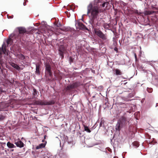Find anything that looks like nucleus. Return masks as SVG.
Segmentation results:
<instances>
[{
  "instance_id": "1",
  "label": "nucleus",
  "mask_w": 158,
  "mask_h": 158,
  "mask_svg": "<svg viewBox=\"0 0 158 158\" xmlns=\"http://www.w3.org/2000/svg\"><path fill=\"white\" fill-rule=\"evenodd\" d=\"M108 0H94V6L91 3L87 7V14L89 18V22L91 26L94 27L96 24L97 16L99 13L98 7H104L107 6L109 3Z\"/></svg>"
},
{
  "instance_id": "2",
  "label": "nucleus",
  "mask_w": 158,
  "mask_h": 158,
  "mask_svg": "<svg viewBox=\"0 0 158 158\" xmlns=\"http://www.w3.org/2000/svg\"><path fill=\"white\" fill-rule=\"evenodd\" d=\"M127 121L126 117H122L118 121L115 126L116 130L119 131L121 128L125 126Z\"/></svg>"
},
{
  "instance_id": "3",
  "label": "nucleus",
  "mask_w": 158,
  "mask_h": 158,
  "mask_svg": "<svg viewBox=\"0 0 158 158\" xmlns=\"http://www.w3.org/2000/svg\"><path fill=\"white\" fill-rule=\"evenodd\" d=\"M6 47L5 44L4 43L2 45V47L0 48V56H1L3 53H5L6 51ZM3 62L2 63L1 59H0V74H3L4 72H7V71L5 69H2V67H3Z\"/></svg>"
},
{
  "instance_id": "4",
  "label": "nucleus",
  "mask_w": 158,
  "mask_h": 158,
  "mask_svg": "<svg viewBox=\"0 0 158 158\" xmlns=\"http://www.w3.org/2000/svg\"><path fill=\"white\" fill-rule=\"evenodd\" d=\"M15 102V101L14 100H13L11 102H8V103H6L5 102L0 103V111L5 110V109L9 106L12 108L14 107V105L13 104Z\"/></svg>"
},
{
  "instance_id": "5",
  "label": "nucleus",
  "mask_w": 158,
  "mask_h": 158,
  "mask_svg": "<svg viewBox=\"0 0 158 158\" xmlns=\"http://www.w3.org/2000/svg\"><path fill=\"white\" fill-rule=\"evenodd\" d=\"M95 32L96 34L99 37L102 39L103 40H106V35L103 34L102 32L100 30H95Z\"/></svg>"
},
{
  "instance_id": "6",
  "label": "nucleus",
  "mask_w": 158,
  "mask_h": 158,
  "mask_svg": "<svg viewBox=\"0 0 158 158\" xmlns=\"http://www.w3.org/2000/svg\"><path fill=\"white\" fill-rule=\"evenodd\" d=\"M37 103L39 105H51L54 103V102L53 101H39L37 102Z\"/></svg>"
},
{
  "instance_id": "7",
  "label": "nucleus",
  "mask_w": 158,
  "mask_h": 158,
  "mask_svg": "<svg viewBox=\"0 0 158 158\" xmlns=\"http://www.w3.org/2000/svg\"><path fill=\"white\" fill-rule=\"evenodd\" d=\"M16 34L15 33H13L9 36V39L7 40L6 41V43L7 46H8L9 44H12L13 38L16 37Z\"/></svg>"
},
{
  "instance_id": "8",
  "label": "nucleus",
  "mask_w": 158,
  "mask_h": 158,
  "mask_svg": "<svg viewBox=\"0 0 158 158\" xmlns=\"http://www.w3.org/2000/svg\"><path fill=\"white\" fill-rule=\"evenodd\" d=\"M46 74L48 75L50 77H51L52 75L51 71V67L48 64H46Z\"/></svg>"
},
{
  "instance_id": "9",
  "label": "nucleus",
  "mask_w": 158,
  "mask_h": 158,
  "mask_svg": "<svg viewBox=\"0 0 158 158\" xmlns=\"http://www.w3.org/2000/svg\"><path fill=\"white\" fill-rule=\"evenodd\" d=\"M15 143L17 146L20 148H22L24 146V144L19 139L16 140L15 141Z\"/></svg>"
},
{
  "instance_id": "10",
  "label": "nucleus",
  "mask_w": 158,
  "mask_h": 158,
  "mask_svg": "<svg viewBox=\"0 0 158 158\" xmlns=\"http://www.w3.org/2000/svg\"><path fill=\"white\" fill-rule=\"evenodd\" d=\"M78 84L77 83H73L72 85H68L66 88V90H70L77 87Z\"/></svg>"
},
{
  "instance_id": "11",
  "label": "nucleus",
  "mask_w": 158,
  "mask_h": 158,
  "mask_svg": "<svg viewBox=\"0 0 158 158\" xmlns=\"http://www.w3.org/2000/svg\"><path fill=\"white\" fill-rule=\"evenodd\" d=\"M75 25L76 27V29H84L85 27V26L84 25V24L83 23H81L78 22L76 23Z\"/></svg>"
},
{
  "instance_id": "12",
  "label": "nucleus",
  "mask_w": 158,
  "mask_h": 158,
  "mask_svg": "<svg viewBox=\"0 0 158 158\" xmlns=\"http://www.w3.org/2000/svg\"><path fill=\"white\" fill-rule=\"evenodd\" d=\"M19 32V34H23L26 32L25 29L23 27H19L18 28Z\"/></svg>"
},
{
  "instance_id": "13",
  "label": "nucleus",
  "mask_w": 158,
  "mask_h": 158,
  "mask_svg": "<svg viewBox=\"0 0 158 158\" xmlns=\"http://www.w3.org/2000/svg\"><path fill=\"white\" fill-rule=\"evenodd\" d=\"M45 143H41L40 144H39L38 146H37L36 147V148L37 149H38L40 148H44L45 147Z\"/></svg>"
},
{
  "instance_id": "14",
  "label": "nucleus",
  "mask_w": 158,
  "mask_h": 158,
  "mask_svg": "<svg viewBox=\"0 0 158 158\" xmlns=\"http://www.w3.org/2000/svg\"><path fill=\"white\" fill-rule=\"evenodd\" d=\"M7 147L10 148H13L16 147L13 144L10 142H7Z\"/></svg>"
},
{
  "instance_id": "15",
  "label": "nucleus",
  "mask_w": 158,
  "mask_h": 158,
  "mask_svg": "<svg viewBox=\"0 0 158 158\" xmlns=\"http://www.w3.org/2000/svg\"><path fill=\"white\" fill-rule=\"evenodd\" d=\"M11 65L12 67L17 70H19L20 68L19 66L14 63H12Z\"/></svg>"
},
{
  "instance_id": "16",
  "label": "nucleus",
  "mask_w": 158,
  "mask_h": 158,
  "mask_svg": "<svg viewBox=\"0 0 158 158\" xmlns=\"http://www.w3.org/2000/svg\"><path fill=\"white\" fill-rule=\"evenodd\" d=\"M36 73H37L38 74H39L40 73V72L39 70L40 69V65L39 64H36Z\"/></svg>"
},
{
  "instance_id": "17",
  "label": "nucleus",
  "mask_w": 158,
  "mask_h": 158,
  "mask_svg": "<svg viewBox=\"0 0 158 158\" xmlns=\"http://www.w3.org/2000/svg\"><path fill=\"white\" fill-rule=\"evenodd\" d=\"M84 130L85 131L88 133H90L91 132V131L89 129V128L87 126H84Z\"/></svg>"
},
{
  "instance_id": "18",
  "label": "nucleus",
  "mask_w": 158,
  "mask_h": 158,
  "mask_svg": "<svg viewBox=\"0 0 158 158\" xmlns=\"http://www.w3.org/2000/svg\"><path fill=\"white\" fill-rule=\"evenodd\" d=\"M115 73H116V74H117V75H121V73L120 72V71L118 69H116L115 70Z\"/></svg>"
},
{
  "instance_id": "19",
  "label": "nucleus",
  "mask_w": 158,
  "mask_h": 158,
  "mask_svg": "<svg viewBox=\"0 0 158 158\" xmlns=\"http://www.w3.org/2000/svg\"><path fill=\"white\" fill-rule=\"evenodd\" d=\"M133 145L135 146L136 147H138L139 146V143L138 142H134L133 143Z\"/></svg>"
},
{
  "instance_id": "20",
  "label": "nucleus",
  "mask_w": 158,
  "mask_h": 158,
  "mask_svg": "<svg viewBox=\"0 0 158 158\" xmlns=\"http://www.w3.org/2000/svg\"><path fill=\"white\" fill-rule=\"evenodd\" d=\"M155 12L153 11H148L146 12V14L148 15H151L152 14Z\"/></svg>"
},
{
  "instance_id": "21",
  "label": "nucleus",
  "mask_w": 158,
  "mask_h": 158,
  "mask_svg": "<svg viewBox=\"0 0 158 158\" xmlns=\"http://www.w3.org/2000/svg\"><path fill=\"white\" fill-rule=\"evenodd\" d=\"M5 117L2 114H0V120H2L5 118Z\"/></svg>"
},
{
  "instance_id": "22",
  "label": "nucleus",
  "mask_w": 158,
  "mask_h": 158,
  "mask_svg": "<svg viewBox=\"0 0 158 158\" xmlns=\"http://www.w3.org/2000/svg\"><path fill=\"white\" fill-rule=\"evenodd\" d=\"M147 90L148 91V92L149 93L152 92V89H150L148 88L147 89Z\"/></svg>"
},
{
  "instance_id": "23",
  "label": "nucleus",
  "mask_w": 158,
  "mask_h": 158,
  "mask_svg": "<svg viewBox=\"0 0 158 158\" xmlns=\"http://www.w3.org/2000/svg\"><path fill=\"white\" fill-rule=\"evenodd\" d=\"M34 94L35 95H36L37 94V92L36 89H33Z\"/></svg>"
},
{
  "instance_id": "24",
  "label": "nucleus",
  "mask_w": 158,
  "mask_h": 158,
  "mask_svg": "<svg viewBox=\"0 0 158 158\" xmlns=\"http://www.w3.org/2000/svg\"><path fill=\"white\" fill-rule=\"evenodd\" d=\"M7 17L8 19H12L13 18V15L9 16L7 15Z\"/></svg>"
},
{
  "instance_id": "25",
  "label": "nucleus",
  "mask_w": 158,
  "mask_h": 158,
  "mask_svg": "<svg viewBox=\"0 0 158 158\" xmlns=\"http://www.w3.org/2000/svg\"><path fill=\"white\" fill-rule=\"evenodd\" d=\"M20 56L21 58L22 59H23L24 58V56L22 54H20Z\"/></svg>"
},
{
  "instance_id": "26",
  "label": "nucleus",
  "mask_w": 158,
  "mask_h": 158,
  "mask_svg": "<svg viewBox=\"0 0 158 158\" xmlns=\"http://www.w3.org/2000/svg\"><path fill=\"white\" fill-rule=\"evenodd\" d=\"M135 59L136 60L137 59V56H136V54H135Z\"/></svg>"
},
{
  "instance_id": "27",
  "label": "nucleus",
  "mask_w": 158,
  "mask_h": 158,
  "mask_svg": "<svg viewBox=\"0 0 158 158\" xmlns=\"http://www.w3.org/2000/svg\"><path fill=\"white\" fill-rule=\"evenodd\" d=\"M46 135H45L44 136V139H46Z\"/></svg>"
},
{
  "instance_id": "28",
  "label": "nucleus",
  "mask_w": 158,
  "mask_h": 158,
  "mask_svg": "<svg viewBox=\"0 0 158 158\" xmlns=\"http://www.w3.org/2000/svg\"><path fill=\"white\" fill-rule=\"evenodd\" d=\"M23 5L24 6H25L26 5V4H25V3L24 2L23 3Z\"/></svg>"
},
{
  "instance_id": "29",
  "label": "nucleus",
  "mask_w": 158,
  "mask_h": 158,
  "mask_svg": "<svg viewBox=\"0 0 158 158\" xmlns=\"http://www.w3.org/2000/svg\"><path fill=\"white\" fill-rule=\"evenodd\" d=\"M117 49V48H115V49H114V50H116V49Z\"/></svg>"
},
{
  "instance_id": "30",
  "label": "nucleus",
  "mask_w": 158,
  "mask_h": 158,
  "mask_svg": "<svg viewBox=\"0 0 158 158\" xmlns=\"http://www.w3.org/2000/svg\"><path fill=\"white\" fill-rule=\"evenodd\" d=\"M117 49V48H115V49H114V50H116V49Z\"/></svg>"
},
{
  "instance_id": "31",
  "label": "nucleus",
  "mask_w": 158,
  "mask_h": 158,
  "mask_svg": "<svg viewBox=\"0 0 158 158\" xmlns=\"http://www.w3.org/2000/svg\"><path fill=\"white\" fill-rule=\"evenodd\" d=\"M12 150V151H13L14 150H13V149H12V150Z\"/></svg>"
},
{
  "instance_id": "32",
  "label": "nucleus",
  "mask_w": 158,
  "mask_h": 158,
  "mask_svg": "<svg viewBox=\"0 0 158 158\" xmlns=\"http://www.w3.org/2000/svg\"><path fill=\"white\" fill-rule=\"evenodd\" d=\"M94 97H95V96H93V98H94Z\"/></svg>"
},
{
  "instance_id": "33",
  "label": "nucleus",
  "mask_w": 158,
  "mask_h": 158,
  "mask_svg": "<svg viewBox=\"0 0 158 158\" xmlns=\"http://www.w3.org/2000/svg\"><path fill=\"white\" fill-rule=\"evenodd\" d=\"M42 141H43H43H44V140H43V139L42 140Z\"/></svg>"
}]
</instances>
